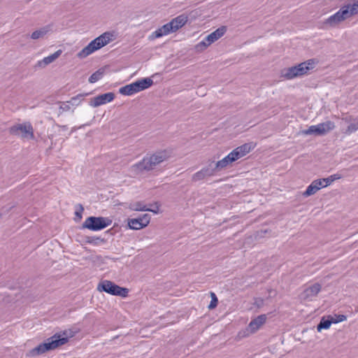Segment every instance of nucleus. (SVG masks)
Instances as JSON below:
<instances>
[{"instance_id": "obj_12", "label": "nucleus", "mask_w": 358, "mask_h": 358, "mask_svg": "<svg viewBox=\"0 0 358 358\" xmlns=\"http://www.w3.org/2000/svg\"><path fill=\"white\" fill-rule=\"evenodd\" d=\"M114 98L115 95L113 92H108L92 99L90 101V105L92 107L96 108L101 105L111 102Z\"/></svg>"}, {"instance_id": "obj_29", "label": "nucleus", "mask_w": 358, "mask_h": 358, "mask_svg": "<svg viewBox=\"0 0 358 358\" xmlns=\"http://www.w3.org/2000/svg\"><path fill=\"white\" fill-rule=\"evenodd\" d=\"M201 171L205 174L206 177H209L213 176L215 173L218 170L215 169V166L212 167L210 165H209L207 167L203 168Z\"/></svg>"}, {"instance_id": "obj_1", "label": "nucleus", "mask_w": 358, "mask_h": 358, "mask_svg": "<svg viewBox=\"0 0 358 358\" xmlns=\"http://www.w3.org/2000/svg\"><path fill=\"white\" fill-rule=\"evenodd\" d=\"M116 37L117 35L114 31H106L92 40L87 46L83 48L77 54V57L80 59L85 58L95 51L115 41Z\"/></svg>"}, {"instance_id": "obj_20", "label": "nucleus", "mask_w": 358, "mask_h": 358, "mask_svg": "<svg viewBox=\"0 0 358 358\" xmlns=\"http://www.w3.org/2000/svg\"><path fill=\"white\" fill-rule=\"evenodd\" d=\"M51 31L50 26H45L41 27L36 31H34L31 35V38L34 40H37L40 38H43L45 37L50 31Z\"/></svg>"}, {"instance_id": "obj_28", "label": "nucleus", "mask_w": 358, "mask_h": 358, "mask_svg": "<svg viewBox=\"0 0 358 358\" xmlns=\"http://www.w3.org/2000/svg\"><path fill=\"white\" fill-rule=\"evenodd\" d=\"M332 324L344 322L347 320V317L344 315H329Z\"/></svg>"}, {"instance_id": "obj_11", "label": "nucleus", "mask_w": 358, "mask_h": 358, "mask_svg": "<svg viewBox=\"0 0 358 358\" xmlns=\"http://www.w3.org/2000/svg\"><path fill=\"white\" fill-rule=\"evenodd\" d=\"M150 222V216L148 214H144L136 218L128 220V226L134 230H139L147 227Z\"/></svg>"}, {"instance_id": "obj_2", "label": "nucleus", "mask_w": 358, "mask_h": 358, "mask_svg": "<svg viewBox=\"0 0 358 358\" xmlns=\"http://www.w3.org/2000/svg\"><path fill=\"white\" fill-rule=\"evenodd\" d=\"M188 20V17L185 14L180 15L172 19L169 22L160 27L153 31L149 36L150 40H155L171 33L176 32L179 29L185 25Z\"/></svg>"}, {"instance_id": "obj_9", "label": "nucleus", "mask_w": 358, "mask_h": 358, "mask_svg": "<svg viewBox=\"0 0 358 358\" xmlns=\"http://www.w3.org/2000/svg\"><path fill=\"white\" fill-rule=\"evenodd\" d=\"M112 220L108 217H89L83 224V228L91 231H99L110 226Z\"/></svg>"}, {"instance_id": "obj_18", "label": "nucleus", "mask_w": 358, "mask_h": 358, "mask_svg": "<svg viewBox=\"0 0 358 358\" xmlns=\"http://www.w3.org/2000/svg\"><path fill=\"white\" fill-rule=\"evenodd\" d=\"M334 123L331 121L318 124L315 126V134H324L334 128Z\"/></svg>"}, {"instance_id": "obj_23", "label": "nucleus", "mask_w": 358, "mask_h": 358, "mask_svg": "<svg viewBox=\"0 0 358 358\" xmlns=\"http://www.w3.org/2000/svg\"><path fill=\"white\" fill-rule=\"evenodd\" d=\"M332 322L328 315L327 317H323L317 327V329L318 331H320L322 329H328L330 328Z\"/></svg>"}, {"instance_id": "obj_14", "label": "nucleus", "mask_w": 358, "mask_h": 358, "mask_svg": "<svg viewBox=\"0 0 358 358\" xmlns=\"http://www.w3.org/2000/svg\"><path fill=\"white\" fill-rule=\"evenodd\" d=\"M266 321V316L265 315H259L254 320H251L246 329V331H248L249 334H254L260 329Z\"/></svg>"}, {"instance_id": "obj_19", "label": "nucleus", "mask_w": 358, "mask_h": 358, "mask_svg": "<svg viewBox=\"0 0 358 358\" xmlns=\"http://www.w3.org/2000/svg\"><path fill=\"white\" fill-rule=\"evenodd\" d=\"M129 208V209L135 211H150L155 214H157L159 211V208H158L157 206H155V209H150L148 207H147L145 204H143L141 202H135L131 203Z\"/></svg>"}, {"instance_id": "obj_35", "label": "nucleus", "mask_w": 358, "mask_h": 358, "mask_svg": "<svg viewBox=\"0 0 358 358\" xmlns=\"http://www.w3.org/2000/svg\"><path fill=\"white\" fill-rule=\"evenodd\" d=\"M61 108L63 109H65V110H69V106L67 103H63L62 106H61Z\"/></svg>"}, {"instance_id": "obj_4", "label": "nucleus", "mask_w": 358, "mask_h": 358, "mask_svg": "<svg viewBox=\"0 0 358 358\" xmlns=\"http://www.w3.org/2000/svg\"><path fill=\"white\" fill-rule=\"evenodd\" d=\"M171 155L172 152L171 150L165 149L159 150L150 156L144 157L141 162L135 164L133 167L140 171L151 170L157 165L169 159Z\"/></svg>"}, {"instance_id": "obj_25", "label": "nucleus", "mask_w": 358, "mask_h": 358, "mask_svg": "<svg viewBox=\"0 0 358 358\" xmlns=\"http://www.w3.org/2000/svg\"><path fill=\"white\" fill-rule=\"evenodd\" d=\"M88 94H79L73 97H72L69 101H68L69 103H71L73 106H78L83 100L84 97L87 96Z\"/></svg>"}, {"instance_id": "obj_13", "label": "nucleus", "mask_w": 358, "mask_h": 358, "mask_svg": "<svg viewBox=\"0 0 358 358\" xmlns=\"http://www.w3.org/2000/svg\"><path fill=\"white\" fill-rule=\"evenodd\" d=\"M348 18L349 17L348 15L347 9H345L344 6H342L336 13L331 15L327 19V22L331 26H335L339 22Z\"/></svg>"}, {"instance_id": "obj_15", "label": "nucleus", "mask_w": 358, "mask_h": 358, "mask_svg": "<svg viewBox=\"0 0 358 358\" xmlns=\"http://www.w3.org/2000/svg\"><path fill=\"white\" fill-rule=\"evenodd\" d=\"M340 178L339 175L334 174L326 178L315 180V191L330 185L334 181L339 179Z\"/></svg>"}, {"instance_id": "obj_8", "label": "nucleus", "mask_w": 358, "mask_h": 358, "mask_svg": "<svg viewBox=\"0 0 358 358\" xmlns=\"http://www.w3.org/2000/svg\"><path fill=\"white\" fill-rule=\"evenodd\" d=\"M99 292H104L113 296H119L123 298L128 296L129 289L125 287H120L112 281L104 280L101 281L97 285Z\"/></svg>"}, {"instance_id": "obj_32", "label": "nucleus", "mask_w": 358, "mask_h": 358, "mask_svg": "<svg viewBox=\"0 0 358 358\" xmlns=\"http://www.w3.org/2000/svg\"><path fill=\"white\" fill-rule=\"evenodd\" d=\"M358 130V123H352L348 127L345 131V134H350L353 132H355Z\"/></svg>"}, {"instance_id": "obj_22", "label": "nucleus", "mask_w": 358, "mask_h": 358, "mask_svg": "<svg viewBox=\"0 0 358 358\" xmlns=\"http://www.w3.org/2000/svg\"><path fill=\"white\" fill-rule=\"evenodd\" d=\"M313 297V287L310 286L305 289L301 294L300 298L303 301H311Z\"/></svg>"}, {"instance_id": "obj_3", "label": "nucleus", "mask_w": 358, "mask_h": 358, "mask_svg": "<svg viewBox=\"0 0 358 358\" xmlns=\"http://www.w3.org/2000/svg\"><path fill=\"white\" fill-rule=\"evenodd\" d=\"M255 147L253 143H245L241 146L237 147L229 153L225 157L218 161L215 164V169L217 170H222L227 167L229 164L238 159L245 156Z\"/></svg>"}, {"instance_id": "obj_31", "label": "nucleus", "mask_w": 358, "mask_h": 358, "mask_svg": "<svg viewBox=\"0 0 358 358\" xmlns=\"http://www.w3.org/2000/svg\"><path fill=\"white\" fill-rule=\"evenodd\" d=\"M206 176L205 174L202 172V171H199L196 173H195L193 176H192V180L194 181V182H197V181H199V180H203L204 178H206Z\"/></svg>"}, {"instance_id": "obj_26", "label": "nucleus", "mask_w": 358, "mask_h": 358, "mask_svg": "<svg viewBox=\"0 0 358 358\" xmlns=\"http://www.w3.org/2000/svg\"><path fill=\"white\" fill-rule=\"evenodd\" d=\"M103 73V71L101 70L96 71V72H94V73H92L91 75V76L89 78V82L90 83H96V81L99 80L102 78Z\"/></svg>"}, {"instance_id": "obj_24", "label": "nucleus", "mask_w": 358, "mask_h": 358, "mask_svg": "<svg viewBox=\"0 0 358 358\" xmlns=\"http://www.w3.org/2000/svg\"><path fill=\"white\" fill-rule=\"evenodd\" d=\"M210 45V44L206 41V38H204L201 41L195 45L194 50L197 52H201L207 49Z\"/></svg>"}, {"instance_id": "obj_36", "label": "nucleus", "mask_w": 358, "mask_h": 358, "mask_svg": "<svg viewBox=\"0 0 358 358\" xmlns=\"http://www.w3.org/2000/svg\"><path fill=\"white\" fill-rule=\"evenodd\" d=\"M314 289H315V292H319L320 289V285H315Z\"/></svg>"}, {"instance_id": "obj_16", "label": "nucleus", "mask_w": 358, "mask_h": 358, "mask_svg": "<svg viewBox=\"0 0 358 358\" xmlns=\"http://www.w3.org/2000/svg\"><path fill=\"white\" fill-rule=\"evenodd\" d=\"M227 31V28L225 27H221L210 34H208L207 36H206V41L209 43L210 45L215 41H217L218 39H220L221 37L224 36Z\"/></svg>"}, {"instance_id": "obj_7", "label": "nucleus", "mask_w": 358, "mask_h": 358, "mask_svg": "<svg viewBox=\"0 0 358 358\" xmlns=\"http://www.w3.org/2000/svg\"><path fill=\"white\" fill-rule=\"evenodd\" d=\"M152 84L153 80L151 78H145L120 87L119 92L124 96H131L149 88Z\"/></svg>"}, {"instance_id": "obj_33", "label": "nucleus", "mask_w": 358, "mask_h": 358, "mask_svg": "<svg viewBox=\"0 0 358 358\" xmlns=\"http://www.w3.org/2000/svg\"><path fill=\"white\" fill-rule=\"evenodd\" d=\"M313 194V182L309 185L306 191L303 193L305 196H309Z\"/></svg>"}, {"instance_id": "obj_17", "label": "nucleus", "mask_w": 358, "mask_h": 358, "mask_svg": "<svg viewBox=\"0 0 358 358\" xmlns=\"http://www.w3.org/2000/svg\"><path fill=\"white\" fill-rule=\"evenodd\" d=\"M62 50H58L53 54L44 57L41 60L38 61L37 65L41 68L45 67L47 65L54 62L62 55Z\"/></svg>"}, {"instance_id": "obj_21", "label": "nucleus", "mask_w": 358, "mask_h": 358, "mask_svg": "<svg viewBox=\"0 0 358 358\" xmlns=\"http://www.w3.org/2000/svg\"><path fill=\"white\" fill-rule=\"evenodd\" d=\"M347 9L349 18L358 14V0L352 1L343 6Z\"/></svg>"}, {"instance_id": "obj_27", "label": "nucleus", "mask_w": 358, "mask_h": 358, "mask_svg": "<svg viewBox=\"0 0 358 358\" xmlns=\"http://www.w3.org/2000/svg\"><path fill=\"white\" fill-rule=\"evenodd\" d=\"M75 220L80 221L83 217V213L84 211V208L81 204H77L75 206Z\"/></svg>"}, {"instance_id": "obj_37", "label": "nucleus", "mask_w": 358, "mask_h": 358, "mask_svg": "<svg viewBox=\"0 0 358 358\" xmlns=\"http://www.w3.org/2000/svg\"><path fill=\"white\" fill-rule=\"evenodd\" d=\"M157 206L159 207V205L157 203H155L154 205H152L151 208H149L150 209H155V206Z\"/></svg>"}, {"instance_id": "obj_5", "label": "nucleus", "mask_w": 358, "mask_h": 358, "mask_svg": "<svg viewBox=\"0 0 358 358\" xmlns=\"http://www.w3.org/2000/svg\"><path fill=\"white\" fill-rule=\"evenodd\" d=\"M313 68V61L308 59L298 65L285 68L280 71V78L284 80H293L303 76Z\"/></svg>"}, {"instance_id": "obj_30", "label": "nucleus", "mask_w": 358, "mask_h": 358, "mask_svg": "<svg viewBox=\"0 0 358 358\" xmlns=\"http://www.w3.org/2000/svg\"><path fill=\"white\" fill-rule=\"evenodd\" d=\"M210 297H211V301H210V303L208 305V308L210 310H212V309H214L217 306L218 300L216 296V294L214 292H210Z\"/></svg>"}, {"instance_id": "obj_34", "label": "nucleus", "mask_w": 358, "mask_h": 358, "mask_svg": "<svg viewBox=\"0 0 358 358\" xmlns=\"http://www.w3.org/2000/svg\"><path fill=\"white\" fill-rule=\"evenodd\" d=\"M302 134H311L313 133V126H310L308 129L306 130H302L301 131Z\"/></svg>"}, {"instance_id": "obj_6", "label": "nucleus", "mask_w": 358, "mask_h": 358, "mask_svg": "<svg viewBox=\"0 0 358 358\" xmlns=\"http://www.w3.org/2000/svg\"><path fill=\"white\" fill-rule=\"evenodd\" d=\"M68 342L67 337H61L60 335L55 334L48 338L43 343H41L30 350L29 354L31 356H36L45 353V352L54 350Z\"/></svg>"}, {"instance_id": "obj_10", "label": "nucleus", "mask_w": 358, "mask_h": 358, "mask_svg": "<svg viewBox=\"0 0 358 358\" xmlns=\"http://www.w3.org/2000/svg\"><path fill=\"white\" fill-rule=\"evenodd\" d=\"M10 131L11 134L24 139L30 140L34 138L33 127L29 122L16 124L10 128Z\"/></svg>"}]
</instances>
